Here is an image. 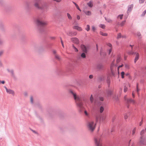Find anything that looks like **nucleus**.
<instances>
[{
  "instance_id": "48",
  "label": "nucleus",
  "mask_w": 146,
  "mask_h": 146,
  "mask_svg": "<svg viewBox=\"0 0 146 146\" xmlns=\"http://www.w3.org/2000/svg\"><path fill=\"white\" fill-rule=\"evenodd\" d=\"M30 100H31V102L32 103H33V97H31Z\"/></svg>"
},
{
  "instance_id": "15",
  "label": "nucleus",
  "mask_w": 146,
  "mask_h": 146,
  "mask_svg": "<svg viewBox=\"0 0 146 146\" xmlns=\"http://www.w3.org/2000/svg\"><path fill=\"white\" fill-rule=\"evenodd\" d=\"M139 54L138 53H136V56L134 62L135 63L139 58Z\"/></svg>"
},
{
  "instance_id": "61",
  "label": "nucleus",
  "mask_w": 146,
  "mask_h": 146,
  "mask_svg": "<svg viewBox=\"0 0 146 146\" xmlns=\"http://www.w3.org/2000/svg\"><path fill=\"white\" fill-rule=\"evenodd\" d=\"M3 52L2 51L0 52V56H1Z\"/></svg>"
},
{
  "instance_id": "12",
  "label": "nucleus",
  "mask_w": 146,
  "mask_h": 146,
  "mask_svg": "<svg viewBox=\"0 0 146 146\" xmlns=\"http://www.w3.org/2000/svg\"><path fill=\"white\" fill-rule=\"evenodd\" d=\"M73 28L74 29L77 30L79 31H80L82 30V29L81 27L78 26H75L73 27Z\"/></svg>"
},
{
  "instance_id": "57",
  "label": "nucleus",
  "mask_w": 146,
  "mask_h": 146,
  "mask_svg": "<svg viewBox=\"0 0 146 146\" xmlns=\"http://www.w3.org/2000/svg\"><path fill=\"white\" fill-rule=\"evenodd\" d=\"M50 38L51 39H55V37H51Z\"/></svg>"
},
{
  "instance_id": "23",
  "label": "nucleus",
  "mask_w": 146,
  "mask_h": 146,
  "mask_svg": "<svg viewBox=\"0 0 146 146\" xmlns=\"http://www.w3.org/2000/svg\"><path fill=\"white\" fill-rule=\"evenodd\" d=\"M72 46L75 52H78V50L77 48H76L74 45H73Z\"/></svg>"
},
{
  "instance_id": "11",
  "label": "nucleus",
  "mask_w": 146,
  "mask_h": 146,
  "mask_svg": "<svg viewBox=\"0 0 146 146\" xmlns=\"http://www.w3.org/2000/svg\"><path fill=\"white\" fill-rule=\"evenodd\" d=\"M77 106L80 108H82L83 106V103L80 101L75 102Z\"/></svg>"
},
{
  "instance_id": "58",
  "label": "nucleus",
  "mask_w": 146,
  "mask_h": 146,
  "mask_svg": "<svg viewBox=\"0 0 146 146\" xmlns=\"http://www.w3.org/2000/svg\"><path fill=\"white\" fill-rule=\"evenodd\" d=\"M53 53L54 54H56V51L55 50H53Z\"/></svg>"
},
{
  "instance_id": "19",
  "label": "nucleus",
  "mask_w": 146,
  "mask_h": 146,
  "mask_svg": "<svg viewBox=\"0 0 146 146\" xmlns=\"http://www.w3.org/2000/svg\"><path fill=\"white\" fill-rule=\"evenodd\" d=\"M100 34L101 35H102L104 36H107L108 35L107 33H104L102 32H100Z\"/></svg>"
},
{
  "instance_id": "10",
  "label": "nucleus",
  "mask_w": 146,
  "mask_h": 146,
  "mask_svg": "<svg viewBox=\"0 0 146 146\" xmlns=\"http://www.w3.org/2000/svg\"><path fill=\"white\" fill-rule=\"evenodd\" d=\"M5 88L7 93L12 94L13 95H14V92L13 90L10 89H8L6 87H5Z\"/></svg>"
},
{
  "instance_id": "5",
  "label": "nucleus",
  "mask_w": 146,
  "mask_h": 146,
  "mask_svg": "<svg viewBox=\"0 0 146 146\" xmlns=\"http://www.w3.org/2000/svg\"><path fill=\"white\" fill-rule=\"evenodd\" d=\"M40 1V0H36L34 5L37 8H40L41 7L39 5V3L38 2ZM42 7H41L42 8H43L45 7H46L47 6V4L46 3H43V4H41Z\"/></svg>"
},
{
  "instance_id": "1",
  "label": "nucleus",
  "mask_w": 146,
  "mask_h": 146,
  "mask_svg": "<svg viewBox=\"0 0 146 146\" xmlns=\"http://www.w3.org/2000/svg\"><path fill=\"white\" fill-rule=\"evenodd\" d=\"M68 92L70 94L72 95L75 102L81 101V98L76 93L74 92L71 90H69Z\"/></svg>"
},
{
  "instance_id": "2",
  "label": "nucleus",
  "mask_w": 146,
  "mask_h": 146,
  "mask_svg": "<svg viewBox=\"0 0 146 146\" xmlns=\"http://www.w3.org/2000/svg\"><path fill=\"white\" fill-rule=\"evenodd\" d=\"M96 125V123L94 121H91L88 122L87 124V127L89 130L92 132L94 130Z\"/></svg>"
},
{
  "instance_id": "18",
  "label": "nucleus",
  "mask_w": 146,
  "mask_h": 146,
  "mask_svg": "<svg viewBox=\"0 0 146 146\" xmlns=\"http://www.w3.org/2000/svg\"><path fill=\"white\" fill-rule=\"evenodd\" d=\"M85 14L87 15H90L91 14V13L90 11H84Z\"/></svg>"
},
{
  "instance_id": "64",
  "label": "nucleus",
  "mask_w": 146,
  "mask_h": 146,
  "mask_svg": "<svg viewBox=\"0 0 146 146\" xmlns=\"http://www.w3.org/2000/svg\"><path fill=\"white\" fill-rule=\"evenodd\" d=\"M126 96H125L124 98H125H125H126Z\"/></svg>"
},
{
  "instance_id": "20",
  "label": "nucleus",
  "mask_w": 146,
  "mask_h": 146,
  "mask_svg": "<svg viewBox=\"0 0 146 146\" xmlns=\"http://www.w3.org/2000/svg\"><path fill=\"white\" fill-rule=\"evenodd\" d=\"M73 3L75 5V6L76 7V8H77V9L78 10H79L80 11H81V10L79 8V6H78V5H77L74 2H73Z\"/></svg>"
},
{
  "instance_id": "21",
  "label": "nucleus",
  "mask_w": 146,
  "mask_h": 146,
  "mask_svg": "<svg viewBox=\"0 0 146 146\" xmlns=\"http://www.w3.org/2000/svg\"><path fill=\"white\" fill-rule=\"evenodd\" d=\"M76 35L77 33L76 32H74L72 34H71V33H69L68 34L69 35L71 36H76Z\"/></svg>"
},
{
  "instance_id": "22",
  "label": "nucleus",
  "mask_w": 146,
  "mask_h": 146,
  "mask_svg": "<svg viewBox=\"0 0 146 146\" xmlns=\"http://www.w3.org/2000/svg\"><path fill=\"white\" fill-rule=\"evenodd\" d=\"M124 66L126 69H129V65L127 63H125L124 64Z\"/></svg>"
},
{
  "instance_id": "41",
  "label": "nucleus",
  "mask_w": 146,
  "mask_h": 146,
  "mask_svg": "<svg viewBox=\"0 0 146 146\" xmlns=\"http://www.w3.org/2000/svg\"><path fill=\"white\" fill-rule=\"evenodd\" d=\"M60 40H61V44H62V46L63 47V48H64V45L63 41L62 40V38H60Z\"/></svg>"
},
{
  "instance_id": "36",
  "label": "nucleus",
  "mask_w": 146,
  "mask_h": 146,
  "mask_svg": "<svg viewBox=\"0 0 146 146\" xmlns=\"http://www.w3.org/2000/svg\"><path fill=\"white\" fill-rule=\"evenodd\" d=\"M98 68L100 69H101L103 67V66L102 65H99L97 66Z\"/></svg>"
},
{
  "instance_id": "8",
  "label": "nucleus",
  "mask_w": 146,
  "mask_h": 146,
  "mask_svg": "<svg viewBox=\"0 0 146 146\" xmlns=\"http://www.w3.org/2000/svg\"><path fill=\"white\" fill-rule=\"evenodd\" d=\"M114 60L112 62L110 66V69L111 74L113 76H114L115 75V73L113 69V67L114 65Z\"/></svg>"
},
{
  "instance_id": "33",
  "label": "nucleus",
  "mask_w": 146,
  "mask_h": 146,
  "mask_svg": "<svg viewBox=\"0 0 146 146\" xmlns=\"http://www.w3.org/2000/svg\"><path fill=\"white\" fill-rule=\"evenodd\" d=\"M55 58L58 60H60V57L57 54H55Z\"/></svg>"
},
{
  "instance_id": "54",
  "label": "nucleus",
  "mask_w": 146,
  "mask_h": 146,
  "mask_svg": "<svg viewBox=\"0 0 146 146\" xmlns=\"http://www.w3.org/2000/svg\"><path fill=\"white\" fill-rule=\"evenodd\" d=\"M143 123V121H141L140 123H139V126H141Z\"/></svg>"
},
{
  "instance_id": "60",
  "label": "nucleus",
  "mask_w": 146,
  "mask_h": 146,
  "mask_svg": "<svg viewBox=\"0 0 146 146\" xmlns=\"http://www.w3.org/2000/svg\"><path fill=\"white\" fill-rule=\"evenodd\" d=\"M96 46L97 50H98V44H96Z\"/></svg>"
},
{
  "instance_id": "62",
  "label": "nucleus",
  "mask_w": 146,
  "mask_h": 146,
  "mask_svg": "<svg viewBox=\"0 0 146 146\" xmlns=\"http://www.w3.org/2000/svg\"><path fill=\"white\" fill-rule=\"evenodd\" d=\"M32 131H33V132L34 133H36V132H35V131H34V130H32Z\"/></svg>"
},
{
  "instance_id": "42",
  "label": "nucleus",
  "mask_w": 146,
  "mask_h": 146,
  "mask_svg": "<svg viewBox=\"0 0 146 146\" xmlns=\"http://www.w3.org/2000/svg\"><path fill=\"white\" fill-rule=\"evenodd\" d=\"M139 89H138V85H137V94L138 95L139 94Z\"/></svg>"
},
{
  "instance_id": "32",
  "label": "nucleus",
  "mask_w": 146,
  "mask_h": 146,
  "mask_svg": "<svg viewBox=\"0 0 146 146\" xmlns=\"http://www.w3.org/2000/svg\"><path fill=\"white\" fill-rule=\"evenodd\" d=\"M136 128L134 127L132 131V135H134V134H135V132L136 131Z\"/></svg>"
},
{
  "instance_id": "34",
  "label": "nucleus",
  "mask_w": 146,
  "mask_h": 146,
  "mask_svg": "<svg viewBox=\"0 0 146 146\" xmlns=\"http://www.w3.org/2000/svg\"><path fill=\"white\" fill-rule=\"evenodd\" d=\"M107 45L109 46L110 48H112V44L110 43H107Z\"/></svg>"
},
{
  "instance_id": "13",
  "label": "nucleus",
  "mask_w": 146,
  "mask_h": 146,
  "mask_svg": "<svg viewBox=\"0 0 146 146\" xmlns=\"http://www.w3.org/2000/svg\"><path fill=\"white\" fill-rule=\"evenodd\" d=\"M121 60V56L120 55H118L116 59V63L117 64L118 63H119L120 61Z\"/></svg>"
},
{
  "instance_id": "44",
  "label": "nucleus",
  "mask_w": 146,
  "mask_h": 146,
  "mask_svg": "<svg viewBox=\"0 0 146 146\" xmlns=\"http://www.w3.org/2000/svg\"><path fill=\"white\" fill-rule=\"evenodd\" d=\"M92 29L93 31H95L96 30V29L94 26H92Z\"/></svg>"
},
{
  "instance_id": "27",
  "label": "nucleus",
  "mask_w": 146,
  "mask_h": 146,
  "mask_svg": "<svg viewBox=\"0 0 146 146\" xmlns=\"http://www.w3.org/2000/svg\"><path fill=\"white\" fill-rule=\"evenodd\" d=\"M67 17L69 19L71 20L72 19V17L70 15L69 13L67 14Z\"/></svg>"
},
{
  "instance_id": "16",
  "label": "nucleus",
  "mask_w": 146,
  "mask_h": 146,
  "mask_svg": "<svg viewBox=\"0 0 146 146\" xmlns=\"http://www.w3.org/2000/svg\"><path fill=\"white\" fill-rule=\"evenodd\" d=\"M88 5L90 7H92L93 6V3L92 1H90V2L87 3Z\"/></svg>"
},
{
  "instance_id": "43",
  "label": "nucleus",
  "mask_w": 146,
  "mask_h": 146,
  "mask_svg": "<svg viewBox=\"0 0 146 146\" xmlns=\"http://www.w3.org/2000/svg\"><path fill=\"white\" fill-rule=\"evenodd\" d=\"M127 88L125 86L124 87V92H127Z\"/></svg>"
},
{
  "instance_id": "53",
  "label": "nucleus",
  "mask_w": 146,
  "mask_h": 146,
  "mask_svg": "<svg viewBox=\"0 0 146 146\" xmlns=\"http://www.w3.org/2000/svg\"><path fill=\"white\" fill-rule=\"evenodd\" d=\"M132 96L133 98L135 97V93L134 92H132Z\"/></svg>"
},
{
  "instance_id": "39",
  "label": "nucleus",
  "mask_w": 146,
  "mask_h": 146,
  "mask_svg": "<svg viewBox=\"0 0 146 146\" xmlns=\"http://www.w3.org/2000/svg\"><path fill=\"white\" fill-rule=\"evenodd\" d=\"M84 113L85 115L86 116H88L89 115V114L87 112V111H86L85 110L84 111Z\"/></svg>"
},
{
  "instance_id": "31",
  "label": "nucleus",
  "mask_w": 146,
  "mask_h": 146,
  "mask_svg": "<svg viewBox=\"0 0 146 146\" xmlns=\"http://www.w3.org/2000/svg\"><path fill=\"white\" fill-rule=\"evenodd\" d=\"M104 110V108L103 107L101 106L100 107V113H102Z\"/></svg>"
},
{
  "instance_id": "50",
  "label": "nucleus",
  "mask_w": 146,
  "mask_h": 146,
  "mask_svg": "<svg viewBox=\"0 0 146 146\" xmlns=\"http://www.w3.org/2000/svg\"><path fill=\"white\" fill-rule=\"evenodd\" d=\"M89 78L90 79H92L93 78V76L92 75H90L89 76Z\"/></svg>"
},
{
  "instance_id": "6",
  "label": "nucleus",
  "mask_w": 146,
  "mask_h": 146,
  "mask_svg": "<svg viewBox=\"0 0 146 146\" xmlns=\"http://www.w3.org/2000/svg\"><path fill=\"white\" fill-rule=\"evenodd\" d=\"M145 133V130H142L140 132V134L141 135L140 139L139 140L140 143L141 144H144V139L143 138V135Z\"/></svg>"
},
{
  "instance_id": "14",
  "label": "nucleus",
  "mask_w": 146,
  "mask_h": 146,
  "mask_svg": "<svg viewBox=\"0 0 146 146\" xmlns=\"http://www.w3.org/2000/svg\"><path fill=\"white\" fill-rule=\"evenodd\" d=\"M90 103L92 104L93 103L94 100V97L92 94L90 98Z\"/></svg>"
},
{
  "instance_id": "26",
  "label": "nucleus",
  "mask_w": 146,
  "mask_h": 146,
  "mask_svg": "<svg viewBox=\"0 0 146 146\" xmlns=\"http://www.w3.org/2000/svg\"><path fill=\"white\" fill-rule=\"evenodd\" d=\"M127 102H132V103H134V100L131 99H127Z\"/></svg>"
},
{
  "instance_id": "30",
  "label": "nucleus",
  "mask_w": 146,
  "mask_h": 146,
  "mask_svg": "<svg viewBox=\"0 0 146 146\" xmlns=\"http://www.w3.org/2000/svg\"><path fill=\"white\" fill-rule=\"evenodd\" d=\"M81 56L82 58H85L86 57V54L84 53H82L81 54Z\"/></svg>"
},
{
  "instance_id": "3",
  "label": "nucleus",
  "mask_w": 146,
  "mask_h": 146,
  "mask_svg": "<svg viewBox=\"0 0 146 146\" xmlns=\"http://www.w3.org/2000/svg\"><path fill=\"white\" fill-rule=\"evenodd\" d=\"M35 23L38 25L41 26H44L47 25L46 21H43L40 19H38L35 21Z\"/></svg>"
},
{
  "instance_id": "37",
  "label": "nucleus",
  "mask_w": 146,
  "mask_h": 146,
  "mask_svg": "<svg viewBox=\"0 0 146 146\" xmlns=\"http://www.w3.org/2000/svg\"><path fill=\"white\" fill-rule=\"evenodd\" d=\"M123 15H119L118 16V18H119L120 19H121L122 18Z\"/></svg>"
},
{
  "instance_id": "7",
  "label": "nucleus",
  "mask_w": 146,
  "mask_h": 146,
  "mask_svg": "<svg viewBox=\"0 0 146 146\" xmlns=\"http://www.w3.org/2000/svg\"><path fill=\"white\" fill-rule=\"evenodd\" d=\"M71 41L73 43L78 44L79 43V41L78 38L76 37L72 38H71Z\"/></svg>"
},
{
  "instance_id": "17",
  "label": "nucleus",
  "mask_w": 146,
  "mask_h": 146,
  "mask_svg": "<svg viewBox=\"0 0 146 146\" xmlns=\"http://www.w3.org/2000/svg\"><path fill=\"white\" fill-rule=\"evenodd\" d=\"M133 7V5H129L128 6V11H130L132 9V8Z\"/></svg>"
},
{
  "instance_id": "51",
  "label": "nucleus",
  "mask_w": 146,
  "mask_h": 146,
  "mask_svg": "<svg viewBox=\"0 0 146 146\" xmlns=\"http://www.w3.org/2000/svg\"><path fill=\"white\" fill-rule=\"evenodd\" d=\"M146 10H145L144 11L143 13V15H142L143 16H144L145 14H146Z\"/></svg>"
},
{
  "instance_id": "24",
  "label": "nucleus",
  "mask_w": 146,
  "mask_h": 146,
  "mask_svg": "<svg viewBox=\"0 0 146 146\" xmlns=\"http://www.w3.org/2000/svg\"><path fill=\"white\" fill-rule=\"evenodd\" d=\"M85 29L87 31H88L90 30V27L89 25H86V27Z\"/></svg>"
},
{
  "instance_id": "49",
  "label": "nucleus",
  "mask_w": 146,
  "mask_h": 146,
  "mask_svg": "<svg viewBox=\"0 0 146 146\" xmlns=\"http://www.w3.org/2000/svg\"><path fill=\"white\" fill-rule=\"evenodd\" d=\"M137 35L139 37L140 36H141V34L139 32L137 33Z\"/></svg>"
},
{
  "instance_id": "4",
  "label": "nucleus",
  "mask_w": 146,
  "mask_h": 146,
  "mask_svg": "<svg viewBox=\"0 0 146 146\" xmlns=\"http://www.w3.org/2000/svg\"><path fill=\"white\" fill-rule=\"evenodd\" d=\"M95 146H103L102 140L100 137H96L94 138Z\"/></svg>"
},
{
  "instance_id": "47",
  "label": "nucleus",
  "mask_w": 146,
  "mask_h": 146,
  "mask_svg": "<svg viewBox=\"0 0 146 146\" xmlns=\"http://www.w3.org/2000/svg\"><path fill=\"white\" fill-rule=\"evenodd\" d=\"M112 50V48H110V49H109V54H110L111 53V52Z\"/></svg>"
},
{
  "instance_id": "28",
  "label": "nucleus",
  "mask_w": 146,
  "mask_h": 146,
  "mask_svg": "<svg viewBox=\"0 0 146 146\" xmlns=\"http://www.w3.org/2000/svg\"><path fill=\"white\" fill-rule=\"evenodd\" d=\"M123 66V64H122L121 65L119 66L117 68V71L118 74H119V68H120L122 67Z\"/></svg>"
},
{
  "instance_id": "29",
  "label": "nucleus",
  "mask_w": 146,
  "mask_h": 146,
  "mask_svg": "<svg viewBox=\"0 0 146 146\" xmlns=\"http://www.w3.org/2000/svg\"><path fill=\"white\" fill-rule=\"evenodd\" d=\"M99 27L103 29H105V26L104 25L101 24L99 25Z\"/></svg>"
},
{
  "instance_id": "52",
  "label": "nucleus",
  "mask_w": 146,
  "mask_h": 146,
  "mask_svg": "<svg viewBox=\"0 0 146 146\" xmlns=\"http://www.w3.org/2000/svg\"><path fill=\"white\" fill-rule=\"evenodd\" d=\"M54 1H56L57 2H60L61 1V0H53Z\"/></svg>"
},
{
  "instance_id": "46",
  "label": "nucleus",
  "mask_w": 146,
  "mask_h": 146,
  "mask_svg": "<svg viewBox=\"0 0 146 146\" xmlns=\"http://www.w3.org/2000/svg\"><path fill=\"white\" fill-rule=\"evenodd\" d=\"M80 16L79 15H77L76 19H77L79 20L80 19Z\"/></svg>"
},
{
  "instance_id": "35",
  "label": "nucleus",
  "mask_w": 146,
  "mask_h": 146,
  "mask_svg": "<svg viewBox=\"0 0 146 146\" xmlns=\"http://www.w3.org/2000/svg\"><path fill=\"white\" fill-rule=\"evenodd\" d=\"M112 93V91L111 90H109L108 92V94L109 95H111Z\"/></svg>"
},
{
  "instance_id": "63",
  "label": "nucleus",
  "mask_w": 146,
  "mask_h": 146,
  "mask_svg": "<svg viewBox=\"0 0 146 146\" xmlns=\"http://www.w3.org/2000/svg\"><path fill=\"white\" fill-rule=\"evenodd\" d=\"M3 43V41H1L0 42V44L2 43Z\"/></svg>"
},
{
  "instance_id": "56",
  "label": "nucleus",
  "mask_w": 146,
  "mask_h": 146,
  "mask_svg": "<svg viewBox=\"0 0 146 146\" xmlns=\"http://www.w3.org/2000/svg\"><path fill=\"white\" fill-rule=\"evenodd\" d=\"M100 100L102 101H103L104 100V98H100Z\"/></svg>"
},
{
  "instance_id": "59",
  "label": "nucleus",
  "mask_w": 146,
  "mask_h": 146,
  "mask_svg": "<svg viewBox=\"0 0 146 146\" xmlns=\"http://www.w3.org/2000/svg\"><path fill=\"white\" fill-rule=\"evenodd\" d=\"M1 83H2V84H4L5 83V82L4 81H3L2 82H1Z\"/></svg>"
},
{
  "instance_id": "45",
  "label": "nucleus",
  "mask_w": 146,
  "mask_h": 146,
  "mask_svg": "<svg viewBox=\"0 0 146 146\" xmlns=\"http://www.w3.org/2000/svg\"><path fill=\"white\" fill-rule=\"evenodd\" d=\"M145 0H139V2L140 3H143Z\"/></svg>"
},
{
  "instance_id": "9",
  "label": "nucleus",
  "mask_w": 146,
  "mask_h": 146,
  "mask_svg": "<svg viewBox=\"0 0 146 146\" xmlns=\"http://www.w3.org/2000/svg\"><path fill=\"white\" fill-rule=\"evenodd\" d=\"M81 47L82 51L84 53H87V47L83 44L81 45Z\"/></svg>"
},
{
  "instance_id": "25",
  "label": "nucleus",
  "mask_w": 146,
  "mask_h": 146,
  "mask_svg": "<svg viewBox=\"0 0 146 146\" xmlns=\"http://www.w3.org/2000/svg\"><path fill=\"white\" fill-rule=\"evenodd\" d=\"M125 74V72H122L121 73V78L123 79L124 78V75Z\"/></svg>"
},
{
  "instance_id": "55",
  "label": "nucleus",
  "mask_w": 146,
  "mask_h": 146,
  "mask_svg": "<svg viewBox=\"0 0 146 146\" xmlns=\"http://www.w3.org/2000/svg\"><path fill=\"white\" fill-rule=\"evenodd\" d=\"M107 21L108 22H110H110H111V20L110 19H108V20H107Z\"/></svg>"
},
{
  "instance_id": "40",
  "label": "nucleus",
  "mask_w": 146,
  "mask_h": 146,
  "mask_svg": "<svg viewBox=\"0 0 146 146\" xmlns=\"http://www.w3.org/2000/svg\"><path fill=\"white\" fill-rule=\"evenodd\" d=\"M125 21H123L120 24V25H121V26H123L125 24Z\"/></svg>"
},
{
  "instance_id": "38",
  "label": "nucleus",
  "mask_w": 146,
  "mask_h": 146,
  "mask_svg": "<svg viewBox=\"0 0 146 146\" xmlns=\"http://www.w3.org/2000/svg\"><path fill=\"white\" fill-rule=\"evenodd\" d=\"M121 37V33H119L117 36V38L119 39Z\"/></svg>"
}]
</instances>
